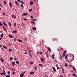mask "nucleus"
I'll return each instance as SVG.
<instances>
[{
	"instance_id": "nucleus-1",
	"label": "nucleus",
	"mask_w": 77,
	"mask_h": 77,
	"mask_svg": "<svg viewBox=\"0 0 77 77\" xmlns=\"http://www.w3.org/2000/svg\"><path fill=\"white\" fill-rule=\"evenodd\" d=\"M0 74H1V75H5L6 74V73L5 72V70H4L3 71V72L0 73Z\"/></svg>"
},
{
	"instance_id": "nucleus-2",
	"label": "nucleus",
	"mask_w": 77,
	"mask_h": 77,
	"mask_svg": "<svg viewBox=\"0 0 77 77\" xmlns=\"http://www.w3.org/2000/svg\"><path fill=\"white\" fill-rule=\"evenodd\" d=\"M24 73H23V72H22V73H21V74L20 75V77H23V76H24Z\"/></svg>"
},
{
	"instance_id": "nucleus-3",
	"label": "nucleus",
	"mask_w": 77,
	"mask_h": 77,
	"mask_svg": "<svg viewBox=\"0 0 77 77\" xmlns=\"http://www.w3.org/2000/svg\"><path fill=\"white\" fill-rule=\"evenodd\" d=\"M11 17L12 18H16V16L14 14H12L11 15Z\"/></svg>"
},
{
	"instance_id": "nucleus-4",
	"label": "nucleus",
	"mask_w": 77,
	"mask_h": 77,
	"mask_svg": "<svg viewBox=\"0 0 77 77\" xmlns=\"http://www.w3.org/2000/svg\"><path fill=\"white\" fill-rule=\"evenodd\" d=\"M47 49L49 50V51H51V49L49 47H48L47 48Z\"/></svg>"
},
{
	"instance_id": "nucleus-5",
	"label": "nucleus",
	"mask_w": 77,
	"mask_h": 77,
	"mask_svg": "<svg viewBox=\"0 0 77 77\" xmlns=\"http://www.w3.org/2000/svg\"><path fill=\"white\" fill-rule=\"evenodd\" d=\"M8 25L10 26V27H12V24H11V23L9 22H8Z\"/></svg>"
},
{
	"instance_id": "nucleus-6",
	"label": "nucleus",
	"mask_w": 77,
	"mask_h": 77,
	"mask_svg": "<svg viewBox=\"0 0 77 77\" xmlns=\"http://www.w3.org/2000/svg\"><path fill=\"white\" fill-rule=\"evenodd\" d=\"M12 66H15V62H12Z\"/></svg>"
},
{
	"instance_id": "nucleus-7",
	"label": "nucleus",
	"mask_w": 77,
	"mask_h": 77,
	"mask_svg": "<svg viewBox=\"0 0 77 77\" xmlns=\"http://www.w3.org/2000/svg\"><path fill=\"white\" fill-rule=\"evenodd\" d=\"M52 68L54 72H56V69L55 68V67H53Z\"/></svg>"
},
{
	"instance_id": "nucleus-8",
	"label": "nucleus",
	"mask_w": 77,
	"mask_h": 77,
	"mask_svg": "<svg viewBox=\"0 0 77 77\" xmlns=\"http://www.w3.org/2000/svg\"><path fill=\"white\" fill-rule=\"evenodd\" d=\"M15 4L17 5H19V4H18V2L17 1H16L15 2Z\"/></svg>"
},
{
	"instance_id": "nucleus-9",
	"label": "nucleus",
	"mask_w": 77,
	"mask_h": 77,
	"mask_svg": "<svg viewBox=\"0 0 77 77\" xmlns=\"http://www.w3.org/2000/svg\"><path fill=\"white\" fill-rule=\"evenodd\" d=\"M9 37H10V38H13V36L12 35H11V34L9 35Z\"/></svg>"
},
{
	"instance_id": "nucleus-10",
	"label": "nucleus",
	"mask_w": 77,
	"mask_h": 77,
	"mask_svg": "<svg viewBox=\"0 0 77 77\" xmlns=\"http://www.w3.org/2000/svg\"><path fill=\"white\" fill-rule=\"evenodd\" d=\"M73 70H74L75 71H77V70H76L74 66H73Z\"/></svg>"
},
{
	"instance_id": "nucleus-11",
	"label": "nucleus",
	"mask_w": 77,
	"mask_h": 77,
	"mask_svg": "<svg viewBox=\"0 0 77 77\" xmlns=\"http://www.w3.org/2000/svg\"><path fill=\"white\" fill-rule=\"evenodd\" d=\"M0 60L2 62H4V60L2 58L0 59Z\"/></svg>"
},
{
	"instance_id": "nucleus-12",
	"label": "nucleus",
	"mask_w": 77,
	"mask_h": 77,
	"mask_svg": "<svg viewBox=\"0 0 77 77\" xmlns=\"http://www.w3.org/2000/svg\"><path fill=\"white\" fill-rule=\"evenodd\" d=\"M3 24H4L5 26H7V24H6V23H5V22H3Z\"/></svg>"
},
{
	"instance_id": "nucleus-13",
	"label": "nucleus",
	"mask_w": 77,
	"mask_h": 77,
	"mask_svg": "<svg viewBox=\"0 0 77 77\" xmlns=\"http://www.w3.org/2000/svg\"><path fill=\"white\" fill-rule=\"evenodd\" d=\"M29 55L31 57H32V54L30 53H29Z\"/></svg>"
},
{
	"instance_id": "nucleus-14",
	"label": "nucleus",
	"mask_w": 77,
	"mask_h": 77,
	"mask_svg": "<svg viewBox=\"0 0 77 77\" xmlns=\"http://www.w3.org/2000/svg\"><path fill=\"white\" fill-rule=\"evenodd\" d=\"M61 67L62 68V69L63 72V73H65V72L64 71V70L63 69V67H62V66H61Z\"/></svg>"
},
{
	"instance_id": "nucleus-15",
	"label": "nucleus",
	"mask_w": 77,
	"mask_h": 77,
	"mask_svg": "<svg viewBox=\"0 0 77 77\" xmlns=\"http://www.w3.org/2000/svg\"><path fill=\"white\" fill-rule=\"evenodd\" d=\"M33 1H31L30 2V5H33Z\"/></svg>"
},
{
	"instance_id": "nucleus-16",
	"label": "nucleus",
	"mask_w": 77,
	"mask_h": 77,
	"mask_svg": "<svg viewBox=\"0 0 77 77\" xmlns=\"http://www.w3.org/2000/svg\"><path fill=\"white\" fill-rule=\"evenodd\" d=\"M9 5H10V7H12V3H11V2H10L9 3Z\"/></svg>"
},
{
	"instance_id": "nucleus-17",
	"label": "nucleus",
	"mask_w": 77,
	"mask_h": 77,
	"mask_svg": "<svg viewBox=\"0 0 77 77\" xmlns=\"http://www.w3.org/2000/svg\"><path fill=\"white\" fill-rule=\"evenodd\" d=\"M3 47H4V48H5V49H7V48H7V47L4 45H3Z\"/></svg>"
},
{
	"instance_id": "nucleus-18",
	"label": "nucleus",
	"mask_w": 77,
	"mask_h": 77,
	"mask_svg": "<svg viewBox=\"0 0 77 77\" xmlns=\"http://www.w3.org/2000/svg\"><path fill=\"white\" fill-rule=\"evenodd\" d=\"M32 29H33L34 30H35L36 29V28L35 27H34L32 28Z\"/></svg>"
},
{
	"instance_id": "nucleus-19",
	"label": "nucleus",
	"mask_w": 77,
	"mask_h": 77,
	"mask_svg": "<svg viewBox=\"0 0 77 77\" xmlns=\"http://www.w3.org/2000/svg\"><path fill=\"white\" fill-rule=\"evenodd\" d=\"M12 59H13V58L12 57H11L10 58V60L12 61Z\"/></svg>"
},
{
	"instance_id": "nucleus-20",
	"label": "nucleus",
	"mask_w": 77,
	"mask_h": 77,
	"mask_svg": "<svg viewBox=\"0 0 77 77\" xmlns=\"http://www.w3.org/2000/svg\"><path fill=\"white\" fill-rule=\"evenodd\" d=\"M30 74H34V72H30Z\"/></svg>"
},
{
	"instance_id": "nucleus-21",
	"label": "nucleus",
	"mask_w": 77,
	"mask_h": 77,
	"mask_svg": "<svg viewBox=\"0 0 77 77\" xmlns=\"http://www.w3.org/2000/svg\"><path fill=\"white\" fill-rule=\"evenodd\" d=\"M31 23L32 24H35V22H34V21H31Z\"/></svg>"
},
{
	"instance_id": "nucleus-22",
	"label": "nucleus",
	"mask_w": 77,
	"mask_h": 77,
	"mask_svg": "<svg viewBox=\"0 0 77 77\" xmlns=\"http://www.w3.org/2000/svg\"><path fill=\"white\" fill-rule=\"evenodd\" d=\"M12 32V33H17V31L16 30H15V31H13Z\"/></svg>"
},
{
	"instance_id": "nucleus-23",
	"label": "nucleus",
	"mask_w": 77,
	"mask_h": 77,
	"mask_svg": "<svg viewBox=\"0 0 77 77\" xmlns=\"http://www.w3.org/2000/svg\"><path fill=\"white\" fill-rule=\"evenodd\" d=\"M65 67H67L68 66V65L66 63H65Z\"/></svg>"
},
{
	"instance_id": "nucleus-24",
	"label": "nucleus",
	"mask_w": 77,
	"mask_h": 77,
	"mask_svg": "<svg viewBox=\"0 0 77 77\" xmlns=\"http://www.w3.org/2000/svg\"><path fill=\"white\" fill-rule=\"evenodd\" d=\"M33 10V9L32 8L30 9L29 10V12H32V11Z\"/></svg>"
},
{
	"instance_id": "nucleus-25",
	"label": "nucleus",
	"mask_w": 77,
	"mask_h": 77,
	"mask_svg": "<svg viewBox=\"0 0 77 77\" xmlns=\"http://www.w3.org/2000/svg\"><path fill=\"white\" fill-rule=\"evenodd\" d=\"M39 66H40L42 67L43 65L41 64H39Z\"/></svg>"
},
{
	"instance_id": "nucleus-26",
	"label": "nucleus",
	"mask_w": 77,
	"mask_h": 77,
	"mask_svg": "<svg viewBox=\"0 0 77 77\" xmlns=\"http://www.w3.org/2000/svg\"><path fill=\"white\" fill-rule=\"evenodd\" d=\"M3 35H4V34L3 33H2L0 35L1 37H3Z\"/></svg>"
},
{
	"instance_id": "nucleus-27",
	"label": "nucleus",
	"mask_w": 77,
	"mask_h": 77,
	"mask_svg": "<svg viewBox=\"0 0 77 77\" xmlns=\"http://www.w3.org/2000/svg\"><path fill=\"white\" fill-rule=\"evenodd\" d=\"M16 63H17V64H19V62L18 61H16Z\"/></svg>"
},
{
	"instance_id": "nucleus-28",
	"label": "nucleus",
	"mask_w": 77,
	"mask_h": 77,
	"mask_svg": "<svg viewBox=\"0 0 77 77\" xmlns=\"http://www.w3.org/2000/svg\"><path fill=\"white\" fill-rule=\"evenodd\" d=\"M18 41H19V42H22V40L20 39H18Z\"/></svg>"
},
{
	"instance_id": "nucleus-29",
	"label": "nucleus",
	"mask_w": 77,
	"mask_h": 77,
	"mask_svg": "<svg viewBox=\"0 0 77 77\" xmlns=\"http://www.w3.org/2000/svg\"><path fill=\"white\" fill-rule=\"evenodd\" d=\"M60 60H62V56H61V55H60Z\"/></svg>"
},
{
	"instance_id": "nucleus-30",
	"label": "nucleus",
	"mask_w": 77,
	"mask_h": 77,
	"mask_svg": "<svg viewBox=\"0 0 77 77\" xmlns=\"http://www.w3.org/2000/svg\"><path fill=\"white\" fill-rule=\"evenodd\" d=\"M72 75L73 76H76V74L75 73L73 74Z\"/></svg>"
},
{
	"instance_id": "nucleus-31",
	"label": "nucleus",
	"mask_w": 77,
	"mask_h": 77,
	"mask_svg": "<svg viewBox=\"0 0 77 77\" xmlns=\"http://www.w3.org/2000/svg\"><path fill=\"white\" fill-rule=\"evenodd\" d=\"M0 26H3V24H2V22H0Z\"/></svg>"
},
{
	"instance_id": "nucleus-32",
	"label": "nucleus",
	"mask_w": 77,
	"mask_h": 77,
	"mask_svg": "<svg viewBox=\"0 0 77 77\" xmlns=\"http://www.w3.org/2000/svg\"><path fill=\"white\" fill-rule=\"evenodd\" d=\"M63 57H65V54H63Z\"/></svg>"
},
{
	"instance_id": "nucleus-33",
	"label": "nucleus",
	"mask_w": 77,
	"mask_h": 77,
	"mask_svg": "<svg viewBox=\"0 0 77 77\" xmlns=\"http://www.w3.org/2000/svg\"><path fill=\"white\" fill-rule=\"evenodd\" d=\"M41 60L42 61V62H44V59L42 58L41 59Z\"/></svg>"
},
{
	"instance_id": "nucleus-34",
	"label": "nucleus",
	"mask_w": 77,
	"mask_h": 77,
	"mask_svg": "<svg viewBox=\"0 0 77 77\" xmlns=\"http://www.w3.org/2000/svg\"><path fill=\"white\" fill-rule=\"evenodd\" d=\"M66 53V51H64L63 54H65V53Z\"/></svg>"
},
{
	"instance_id": "nucleus-35",
	"label": "nucleus",
	"mask_w": 77,
	"mask_h": 77,
	"mask_svg": "<svg viewBox=\"0 0 77 77\" xmlns=\"http://www.w3.org/2000/svg\"><path fill=\"white\" fill-rule=\"evenodd\" d=\"M27 13H24L23 14V15H24V16H26V15H27Z\"/></svg>"
},
{
	"instance_id": "nucleus-36",
	"label": "nucleus",
	"mask_w": 77,
	"mask_h": 77,
	"mask_svg": "<svg viewBox=\"0 0 77 77\" xmlns=\"http://www.w3.org/2000/svg\"><path fill=\"white\" fill-rule=\"evenodd\" d=\"M10 73H11V72H10L9 71H8V74H9V75H10Z\"/></svg>"
},
{
	"instance_id": "nucleus-37",
	"label": "nucleus",
	"mask_w": 77,
	"mask_h": 77,
	"mask_svg": "<svg viewBox=\"0 0 77 77\" xmlns=\"http://www.w3.org/2000/svg\"><path fill=\"white\" fill-rule=\"evenodd\" d=\"M32 21H36V19H33L32 20Z\"/></svg>"
},
{
	"instance_id": "nucleus-38",
	"label": "nucleus",
	"mask_w": 77,
	"mask_h": 77,
	"mask_svg": "<svg viewBox=\"0 0 77 77\" xmlns=\"http://www.w3.org/2000/svg\"><path fill=\"white\" fill-rule=\"evenodd\" d=\"M20 2H21L22 4H24V2L23 1H21Z\"/></svg>"
},
{
	"instance_id": "nucleus-39",
	"label": "nucleus",
	"mask_w": 77,
	"mask_h": 77,
	"mask_svg": "<svg viewBox=\"0 0 77 77\" xmlns=\"http://www.w3.org/2000/svg\"><path fill=\"white\" fill-rule=\"evenodd\" d=\"M21 26H24V23H22V25Z\"/></svg>"
},
{
	"instance_id": "nucleus-40",
	"label": "nucleus",
	"mask_w": 77,
	"mask_h": 77,
	"mask_svg": "<svg viewBox=\"0 0 77 77\" xmlns=\"http://www.w3.org/2000/svg\"><path fill=\"white\" fill-rule=\"evenodd\" d=\"M17 2H19V3H20L21 2V1H20V0H17Z\"/></svg>"
},
{
	"instance_id": "nucleus-41",
	"label": "nucleus",
	"mask_w": 77,
	"mask_h": 77,
	"mask_svg": "<svg viewBox=\"0 0 77 77\" xmlns=\"http://www.w3.org/2000/svg\"><path fill=\"white\" fill-rule=\"evenodd\" d=\"M23 20H27V18H23Z\"/></svg>"
},
{
	"instance_id": "nucleus-42",
	"label": "nucleus",
	"mask_w": 77,
	"mask_h": 77,
	"mask_svg": "<svg viewBox=\"0 0 77 77\" xmlns=\"http://www.w3.org/2000/svg\"><path fill=\"white\" fill-rule=\"evenodd\" d=\"M14 27H16V23H14Z\"/></svg>"
},
{
	"instance_id": "nucleus-43",
	"label": "nucleus",
	"mask_w": 77,
	"mask_h": 77,
	"mask_svg": "<svg viewBox=\"0 0 77 77\" xmlns=\"http://www.w3.org/2000/svg\"><path fill=\"white\" fill-rule=\"evenodd\" d=\"M6 77H10V76L9 75H6Z\"/></svg>"
},
{
	"instance_id": "nucleus-44",
	"label": "nucleus",
	"mask_w": 77,
	"mask_h": 77,
	"mask_svg": "<svg viewBox=\"0 0 77 77\" xmlns=\"http://www.w3.org/2000/svg\"><path fill=\"white\" fill-rule=\"evenodd\" d=\"M4 5H6V1H4Z\"/></svg>"
},
{
	"instance_id": "nucleus-45",
	"label": "nucleus",
	"mask_w": 77,
	"mask_h": 77,
	"mask_svg": "<svg viewBox=\"0 0 77 77\" xmlns=\"http://www.w3.org/2000/svg\"><path fill=\"white\" fill-rule=\"evenodd\" d=\"M67 56H68V55H67L65 57V58L66 59H67Z\"/></svg>"
},
{
	"instance_id": "nucleus-46",
	"label": "nucleus",
	"mask_w": 77,
	"mask_h": 77,
	"mask_svg": "<svg viewBox=\"0 0 77 77\" xmlns=\"http://www.w3.org/2000/svg\"><path fill=\"white\" fill-rule=\"evenodd\" d=\"M4 31L6 32V28H4Z\"/></svg>"
},
{
	"instance_id": "nucleus-47",
	"label": "nucleus",
	"mask_w": 77,
	"mask_h": 77,
	"mask_svg": "<svg viewBox=\"0 0 77 77\" xmlns=\"http://www.w3.org/2000/svg\"><path fill=\"white\" fill-rule=\"evenodd\" d=\"M34 69L35 70H37V67H35Z\"/></svg>"
},
{
	"instance_id": "nucleus-48",
	"label": "nucleus",
	"mask_w": 77,
	"mask_h": 77,
	"mask_svg": "<svg viewBox=\"0 0 77 77\" xmlns=\"http://www.w3.org/2000/svg\"><path fill=\"white\" fill-rule=\"evenodd\" d=\"M25 41H27V38L25 37Z\"/></svg>"
},
{
	"instance_id": "nucleus-49",
	"label": "nucleus",
	"mask_w": 77,
	"mask_h": 77,
	"mask_svg": "<svg viewBox=\"0 0 77 77\" xmlns=\"http://www.w3.org/2000/svg\"><path fill=\"white\" fill-rule=\"evenodd\" d=\"M21 6L22 7V8H23L24 7V6H23V5L21 4Z\"/></svg>"
},
{
	"instance_id": "nucleus-50",
	"label": "nucleus",
	"mask_w": 77,
	"mask_h": 77,
	"mask_svg": "<svg viewBox=\"0 0 77 77\" xmlns=\"http://www.w3.org/2000/svg\"><path fill=\"white\" fill-rule=\"evenodd\" d=\"M30 63L31 64H33V62H30Z\"/></svg>"
},
{
	"instance_id": "nucleus-51",
	"label": "nucleus",
	"mask_w": 77,
	"mask_h": 77,
	"mask_svg": "<svg viewBox=\"0 0 77 77\" xmlns=\"http://www.w3.org/2000/svg\"><path fill=\"white\" fill-rule=\"evenodd\" d=\"M2 14L3 15H5V13H3Z\"/></svg>"
},
{
	"instance_id": "nucleus-52",
	"label": "nucleus",
	"mask_w": 77,
	"mask_h": 77,
	"mask_svg": "<svg viewBox=\"0 0 77 77\" xmlns=\"http://www.w3.org/2000/svg\"><path fill=\"white\" fill-rule=\"evenodd\" d=\"M12 74H13V75H14V74H15V72H13Z\"/></svg>"
},
{
	"instance_id": "nucleus-53",
	"label": "nucleus",
	"mask_w": 77,
	"mask_h": 77,
	"mask_svg": "<svg viewBox=\"0 0 77 77\" xmlns=\"http://www.w3.org/2000/svg\"><path fill=\"white\" fill-rule=\"evenodd\" d=\"M47 58H48V57H49V56L48 55H47V56H46Z\"/></svg>"
},
{
	"instance_id": "nucleus-54",
	"label": "nucleus",
	"mask_w": 77,
	"mask_h": 77,
	"mask_svg": "<svg viewBox=\"0 0 77 77\" xmlns=\"http://www.w3.org/2000/svg\"><path fill=\"white\" fill-rule=\"evenodd\" d=\"M59 68H60V67H57V69H59Z\"/></svg>"
},
{
	"instance_id": "nucleus-55",
	"label": "nucleus",
	"mask_w": 77,
	"mask_h": 77,
	"mask_svg": "<svg viewBox=\"0 0 77 77\" xmlns=\"http://www.w3.org/2000/svg\"><path fill=\"white\" fill-rule=\"evenodd\" d=\"M52 59H54V57H52Z\"/></svg>"
},
{
	"instance_id": "nucleus-56",
	"label": "nucleus",
	"mask_w": 77,
	"mask_h": 77,
	"mask_svg": "<svg viewBox=\"0 0 77 77\" xmlns=\"http://www.w3.org/2000/svg\"><path fill=\"white\" fill-rule=\"evenodd\" d=\"M9 51H12V50H11V49H9Z\"/></svg>"
},
{
	"instance_id": "nucleus-57",
	"label": "nucleus",
	"mask_w": 77,
	"mask_h": 77,
	"mask_svg": "<svg viewBox=\"0 0 77 77\" xmlns=\"http://www.w3.org/2000/svg\"><path fill=\"white\" fill-rule=\"evenodd\" d=\"M40 54H42V52H40Z\"/></svg>"
},
{
	"instance_id": "nucleus-58",
	"label": "nucleus",
	"mask_w": 77,
	"mask_h": 77,
	"mask_svg": "<svg viewBox=\"0 0 77 77\" xmlns=\"http://www.w3.org/2000/svg\"><path fill=\"white\" fill-rule=\"evenodd\" d=\"M54 56H55L54 54H53L52 56V57H54Z\"/></svg>"
},
{
	"instance_id": "nucleus-59",
	"label": "nucleus",
	"mask_w": 77,
	"mask_h": 77,
	"mask_svg": "<svg viewBox=\"0 0 77 77\" xmlns=\"http://www.w3.org/2000/svg\"><path fill=\"white\" fill-rule=\"evenodd\" d=\"M31 18H33V17L32 16H31Z\"/></svg>"
},
{
	"instance_id": "nucleus-60",
	"label": "nucleus",
	"mask_w": 77,
	"mask_h": 77,
	"mask_svg": "<svg viewBox=\"0 0 77 77\" xmlns=\"http://www.w3.org/2000/svg\"><path fill=\"white\" fill-rule=\"evenodd\" d=\"M14 60H17V58L16 57H14Z\"/></svg>"
},
{
	"instance_id": "nucleus-61",
	"label": "nucleus",
	"mask_w": 77,
	"mask_h": 77,
	"mask_svg": "<svg viewBox=\"0 0 77 77\" xmlns=\"http://www.w3.org/2000/svg\"><path fill=\"white\" fill-rule=\"evenodd\" d=\"M14 41H16V38H14Z\"/></svg>"
},
{
	"instance_id": "nucleus-62",
	"label": "nucleus",
	"mask_w": 77,
	"mask_h": 77,
	"mask_svg": "<svg viewBox=\"0 0 77 77\" xmlns=\"http://www.w3.org/2000/svg\"><path fill=\"white\" fill-rule=\"evenodd\" d=\"M45 54H47V52H46L45 53Z\"/></svg>"
},
{
	"instance_id": "nucleus-63",
	"label": "nucleus",
	"mask_w": 77,
	"mask_h": 77,
	"mask_svg": "<svg viewBox=\"0 0 77 77\" xmlns=\"http://www.w3.org/2000/svg\"><path fill=\"white\" fill-rule=\"evenodd\" d=\"M45 77H48V75H47L45 76Z\"/></svg>"
},
{
	"instance_id": "nucleus-64",
	"label": "nucleus",
	"mask_w": 77,
	"mask_h": 77,
	"mask_svg": "<svg viewBox=\"0 0 77 77\" xmlns=\"http://www.w3.org/2000/svg\"><path fill=\"white\" fill-rule=\"evenodd\" d=\"M60 77H63V75H60Z\"/></svg>"
}]
</instances>
